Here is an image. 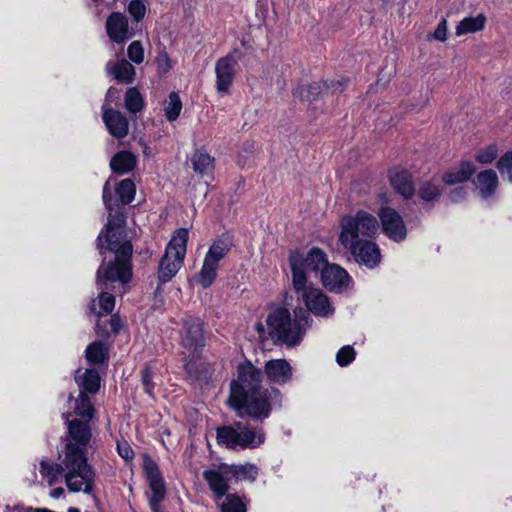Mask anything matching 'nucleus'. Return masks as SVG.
Returning a JSON list of instances; mask_svg holds the SVG:
<instances>
[{"label":"nucleus","instance_id":"31","mask_svg":"<svg viewBox=\"0 0 512 512\" xmlns=\"http://www.w3.org/2000/svg\"><path fill=\"white\" fill-rule=\"evenodd\" d=\"M86 360L93 365L104 364L108 359V349L104 342L94 341L85 350Z\"/></svg>","mask_w":512,"mask_h":512},{"label":"nucleus","instance_id":"30","mask_svg":"<svg viewBox=\"0 0 512 512\" xmlns=\"http://www.w3.org/2000/svg\"><path fill=\"white\" fill-rule=\"evenodd\" d=\"M486 24V17L484 14H478L477 16L465 17L456 26V35H466L475 33L484 29Z\"/></svg>","mask_w":512,"mask_h":512},{"label":"nucleus","instance_id":"3","mask_svg":"<svg viewBox=\"0 0 512 512\" xmlns=\"http://www.w3.org/2000/svg\"><path fill=\"white\" fill-rule=\"evenodd\" d=\"M103 202L109 211L108 222L105 225V232L102 231L97 238V247L100 254L104 250L115 253L114 261L107 266L102 264L97 270V283L101 287L107 281H118L127 284L132 277L130 259L133 246L130 241H123L125 232L122 227L125 223L123 215L112 216L113 210L112 195L110 191V180H107L103 187Z\"/></svg>","mask_w":512,"mask_h":512},{"label":"nucleus","instance_id":"52","mask_svg":"<svg viewBox=\"0 0 512 512\" xmlns=\"http://www.w3.org/2000/svg\"><path fill=\"white\" fill-rule=\"evenodd\" d=\"M64 493V489L61 487L54 488L50 491V496L54 499L60 498Z\"/></svg>","mask_w":512,"mask_h":512},{"label":"nucleus","instance_id":"34","mask_svg":"<svg viewBox=\"0 0 512 512\" xmlns=\"http://www.w3.org/2000/svg\"><path fill=\"white\" fill-rule=\"evenodd\" d=\"M74 412L77 416L80 417V420L88 421V423H90L94 416V407L89 395L79 393V396L76 400V405L74 407Z\"/></svg>","mask_w":512,"mask_h":512},{"label":"nucleus","instance_id":"48","mask_svg":"<svg viewBox=\"0 0 512 512\" xmlns=\"http://www.w3.org/2000/svg\"><path fill=\"white\" fill-rule=\"evenodd\" d=\"M433 37L439 41H445L447 39V21L446 19H442L434 34H433Z\"/></svg>","mask_w":512,"mask_h":512},{"label":"nucleus","instance_id":"5","mask_svg":"<svg viewBox=\"0 0 512 512\" xmlns=\"http://www.w3.org/2000/svg\"><path fill=\"white\" fill-rule=\"evenodd\" d=\"M179 345L183 368L190 378H198V359L205 347L204 322L197 316L187 315L181 320Z\"/></svg>","mask_w":512,"mask_h":512},{"label":"nucleus","instance_id":"22","mask_svg":"<svg viewBox=\"0 0 512 512\" xmlns=\"http://www.w3.org/2000/svg\"><path fill=\"white\" fill-rule=\"evenodd\" d=\"M389 180L395 192L404 199H410L415 193L414 182L407 170L392 169L389 172Z\"/></svg>","mask_w":512,"mask_h":512},{"label":"nucleus","instance_id":"41","mask_svg":"<svg viewBox=\"0 0 512 512\" xmlns=\"http://www.w3.org/2000/svg\"><path fill=\"white\" fill-rule=\"evenodd\" d=\"M497 168L501 175L507 176L508 181L512 183V151H508L500 157Z\"/></svg>","mask_w":512,"mask_h":512},{"label":"nucleus","instance_id":"32","mask_svg":"<svg viewBox=\"0 0 512 512\" xmlns=\"http://www.w3.org/2000/svg\"><path fill=\"white\" fill-rule=\"evenodd\" d=\"M233 480L254 482L258 476L259 469L251 463L229 465Z\"/></svg>","mask_w":512,"mask_h":512},{"label":"nucleus","instance_id":"37","mask_svg":"<svg viewBox=\"0 0 512 512\" xmlns=\"http://www.w3.org/2000/svg\"><path fill=\"white\" fill-rule=\"evenodd\" d=\"M182 110V102L180 96L176 92H171L168 100L165 102L164 112L168 121H175Z\"/></svg>","mask_w":512,"mask_h":512},{"label":"nucleus","instance_id":"26","mask_svg":"<svg viewBox=\"0 0 512 512\" xmlns=\"http://www.w3.org/2000/svg\"><path fill=\"white\" fill-rule=\"evenodd\" d=\"M475 171V165L471 161H464L458 168L446 172L442 180L447 185L463 183L468 181Z\"/></svg>","mask_w":512,"mask_h":512},{"label":"nucleus","instance_id":"53","mask_svg":"<svg viewBox=\"0 0 512 512\" xmlns=\"http://www.w3.org/2000/svg\"><path fill=\"white\" fill-rule=\"evenodd\" d=\"M114 93V89L113 88H110L108 91H107V94H106V99L108 98H111L112 95Z\"/></svg>","mask_w":512,"mask_h":512},{"label":"nucleus","instance_id":"11","mask_svg":"<svg viewBox=\"0 0 512 512\" xmlns=\"http://www.w3.org/2000/svg\"><path fill=\"white\" fill-rule=\"evenodd\" d=\"M143 469L149 484V492L146 493L149 507L152 512H165L162 502L166 498V485L157 463L151 457L145 456Z\"/></svg>","mask_w":512,"mask_h":512},{"label":"nucleus","instance_id":"23","mask_svg":"<svg viewBox=\"0 0 512 512\" xmlns=\"http://www.w3.org/2000/svg\"><path fill=\"white\" fill-rule=\"evenodd\" d=\"M114 282L115 281H107V283L103 284L101 287L97 285L98 289L101 291L98 296V303H96V300H92L89 305V310L91 313L102 316L107 315L113 311L115 306V297L106 290H109L110 285H112ZM96 284L98 283L96 282Z\"/></svg>","mask_w":512,"mask_h":512},{"label":"nucleus","instance_id":"46","mask_svg":"<svg viewBox=\"0 0 512 512\" xmlns=\"http://www.w3.org/2000/svg\"><path fill=\"white\" fill-rule=\"evenodd\" d=\"M156 63L161 74H165L171 69V60L166 52H162L157 56Z\"/></svg>","mask_w":512,"mask_h":512},{"label":"nucleus","instance_id":"24","mask_svg":"<svg viewBox=\"0 0 512 512\" xmlns=\"http://www.w3.org/2000/svg\"><path fill=\"white\" fill-rule=\"evenodd\" d=\"M106 71L108 74L112 75L119 83L131 84L135 80V68L126 59L109 61L106 65Z\"/></svg>","mask_w":512,"mask_h":512},{"label":"nucleus","instance_id":"21","mask_svg":"<svg viewBox=\"0 0 512 512\" xmlns=\"http://www.w3.org/2000/svg\"><path fill=\"white\" fill-rule=\"evenodd\" d=\"M265 374L271 383L284 385L291 381L293 368L286 359H271L265 363Z\"/></svg>","mask_w":512,"mask_h":512},{"label":"nucleus","instance_id":"20","mask_svg":"<svg viewBox=\"0 0 512 512\" xmlns=\"http://www.w3.org/2000/svg\"><path fill=\"white\" fill-rule=\"evenodd\" d=\"M321 280L325 288L332 292H341L350 282V276L339 265H328L321 271Z\"/></svg>","mask_w":512,"mask_h":512},{"label":"nucleus","instance_id":"14","mask_svg":"<svg viewBox=\"0 0 512 512\" xmlns=\"http://www.w3.org/2000/svg\"><path fill=\"white\" fill-rule=\"evenodd\" d=\"M383 233L394 242H402L407 236V229L402 216L393 208L384 206L378 211Z\"/></svg>","mask_w":512,"mask_h":512},{"label":"nucleus","instance_id":"7","mask_svg":"<svg viewBox=\"0 0 512 512\" xmlns=\"http://www.w3.org/2000/svg\"><path fill=\"white\" fill-rule=\"evenodd\" d=\"M188 235L189 231L186 228L177 229L173 233L159 263L158 279L161 283L169 282L183 265L187 251Z\"/></svg>","mask_w":512,"mask_h":512},{"label":"nucleus","instance_id":"15","mask_svg":"<svg viewBox=\"0 0 512 512\" xmlns=\"http://www.w3.org/2000/svg\"><path fill=\"white\" fill-rule=\"evenodd\" d=\"M343 247L350 252L358 264L369 269L375 268L381 261L380 248L372 239H362Z\"/></svg>","mask_w":512,"mask_h":512},{"label":"nucleus","instance_id":"19","mask_svg":"<svg viewBox=\"0 0 512 512\" xmlns=\"http://www.w3.org/2000/svg\"><path fill=\"white\" fill-rule=\"evenodd\" d=\"M102 119L108 132L113 137L121 139L127 136L129 131V122L123 113L103 104Z\"/></svg>","mask_w":512,"mask_h":512},{"label":"nucleus","instance_id":"35","mask_svg":"<svg viewBox=\"0 0 512 512\" xmlns=\"http://www.w3.org/2000/svg\"><path fill=\"white\" fill-rule=\"evenodd\" d=\"M124 105L128 112L136 114L144 108V98L136 87L128 88L125 93Z\"/></svg>","mask_w":512,"mask_h":512},{"label":"nucleus","instance_id":"2","mask_svg":"<svg viewBox=\"0 0 512 512\" xmlns=\"http://www.w3.org/2000/svg\"><path fill=\"white\" fill-rule=\"evenodd\" d=\"M69 414L62 417L67 432L62 437L63 464L67 468V488L70 492L91 494L94 490L95 471L88 463V448L92 439V429L88 421L78 418L69 420Z\"/></svg>","mask_w":512,"mask_h":512},{"label":"nucleus","instance_id":"54","mask_svg":"<svg viewBox=\"0 0 512 512\" xmlns=\"http://www.w3.org/2000/svg\"><path fill=\"white\" fill-rule=\"evenodd\" d=\"M72 398H73V395H72V394H70V395H69V397H68V399H69V400H71Z\"/></svg>","mask_w":512,"mask_h":512},{"label":"nucleus","instance_id":"10","mask_svg":"<svg viewBox=\"0 0 512 512\" xmlns=\"http://www.w3.org/2000/svg\"><path fill=\"white\" fill-rule=\"evenodd\" d=\"M297 298L305 304V310L317 317L328 318L334 314L329 298L319 289L309 284L302 275H294L292 283Z\"/></svg>","mask_w":512,"mask_h":512},{"label":"nucleus","instance_id":"28","mask_svg":"<svg viewBox=\"0 0 512 512\" xmlns=\"http://www.w3.org/2000/svg\"><path fill=\"white\" fill-rule=\"evenodd\" d=\"M497 186L498 176L494 170L487 169L481 171L477 175L476 188L479 190L482 198H488L492 196L495 193Z\"/></svg>","mask_w":512,"mask_h":512},{"label":"nucleus","instance_id":"17","mask_svg":"<svg viewBox=\"0 0 512 512\" xmlns=\"http://www.w3.org/2000/svg\"><path fill=\"white\" fill-rule=\"evenodd\" d=\"M106 33L109 39L117 44H124L134 36L129 28L128 18L120 12H112L106 19Z\"/></svg>","mask_w":512,"mask_h":512},{"label":"nucleus","instance_id":"40","mask_svg":"<svg viewBox=\"0 0 512 512\" xmlns=\"http://www.w3.org/2000/svg\"><path fill=\"white\" fill-rule=\"evenodd\" d=\"M418 194L423 201L431 202L437 199L441 192L435 184L424 182L420 185Z\"/></svg>","mask_w":512,"mask_h":512},{"label":"nucleus","instance_id":"43","mask_svg":"<svg viewBox=\"0 0 512 512\" xmlns=\"http://www.w3.org/2000/svg\"><path fill=\"white\" fill-rule=\"evenodd\" d=\"M127 55L131 62L141 64L144 61V48L140 41H133L127 49Z\"/></svg>","mask_w":512,"mask_h":512},{"label":"nucleus","instance_id":"8","mask_svg":"<svg viewBox=\"0 0 512 512\" xmlns=\"http://www.w3.org/2000/svg\"><path fill=\"white\" fill-rule=\"evenodd\" d=\"M233 245V236L230 233H223L210 245L196 277V282L202 288L210 287L215 281L219 263L225 258Z\"/></svg>","mask_w":512,"mask_h":512},{"label":"nucleus","instance_id":"45","mask_svg":"<svg viewBox=\"0 0 512 512\" xmlns=\"http://www.w3.org/2000/svg\"><path fill=\"white\" fill-rule=\"evenodd\" d=\"M141 376H142V384L144 387V391L149 396H153L154 383L152 382L153 375H152V371L150 370V368L145 367L141 371Z\"/></svg>","mask_w":512,"mask_h":512},{"label":"nucleus","instance_id":"4","mask_svg":"<svg viewBox=\"0 0 512 512\" xmlns=\"http://www.w3.org/2000/svg\"><path fill=\"white\" fill-rule=\"evenodd\" d=\"M312 321V317L303 307L294 309L293 318L287 308L278 307L269 313L266 324L268 334L274 341L293 347L301 343Z\"/></svg>","mask_w":512,"mask_h":512},{"label":"nucleus","instance_id":"25","mask_svg":"<svg viewBox=\"0 0 512 512\" xmlns=\"http://www.w3.org/2000/svg\"><path fill=\"white\" fill-rule=\"evenodd\" d=\"M100 375L95 369H86L83 373L78 369L75 374V382L79 387V393L94 395L100 388Z\"/></svg>","mask_w":512,"mask_h":512},{"label":"nucleus","instance_id":"44","mask_svg":"<svg viewBox=\"0 0 512 512\" xmlns=\"http://www.w3.org/2000/svg\"><path fill=\"white\" fill-rule=\"evenodd\" d=\"M128 12L136 22H139L145 16L146 7L141 0H131L128 4Z\"/></svg>","mask_w":512,"mask_h":512},{"label":"nucleus","instance_id":"42","mask_svg":"<svg viewBox=\"0 0 512 512\" xmlns=\"http://www.w3.org/2000/svg\"><path fill=\"white\" fill-rule=\"evenodd\" d=\"M355 355L356 353L352 346H343L336 354V362L341 367L348 366L354 361Z\"/></svg>","mask_w":512,"mask_h":512},{"label":"nucleus","instance_id":"33","mask_svg":"<svg viewBox=\"0 0 512 512\" xmlns=\"http://www.w3.org/2000/svg\"><path fill=\"white\" fill-rule=\"evenodd\" d=\"M216 504L221 512H247L246 503L236 493L224 495L223 499Z\"/></svg>","mask_w":512,"mask_h":512},{"label":"nucleus","instance_id":"51","mask_svg":"<svg viewBox=\"0 0 512 512\" xmlns=\"http://www.w3.org/2000/svg\"><path fill=\"white\" fill-rule=\"evenodd\" d=\"M228 55H233L235 59V66L237 65L238 61L242 59L243 53L240 49L234 48L232 52H230Z\"/></svg>","mask_w":512,"mask_h":512},{"label":"nucleus","instance_id":"29","mask_svg":"<svg viewBox=\"0 0 512 512\" xmlns=\"http://www.w3.org/2000/svg\"><path fill=\"white\" fill-rule=\"evenodd\" d=\"M136 157L129 151H120L110 160V167L117 174H125L134 169Z\"/></svg>","mask_w":512,"mask_h":512},{"label":"nucleus","instance_id":"36","mask_svg":"<svg viewBox=\"0 0 512 512\" xmlns=\"http://www.w3.org/2000/svg\"><path fill=\"white\" fill-rule=\"evenodd\" d=\"M115 191L121 204L126 205L134 200L136 187L134 182L127 178L117 184Z\"/></svg>","mask_w":512,"mask_h":512},{"label":"nucleus","instance_id":"38","mask_svg":"<svg viewBox=\"0 0 512 512\" xmlns=\"http://www.w3.org/2000/svg\"><path fill=\"white\" fill-rule=\"evenodd\" d=\"M191 163L195 172L204 174L213 166V159L207 153L197 151L191 158Z\"/></svg>","mask_w":512,"mask_h":512},{"label":"nucleus","instance_id":"39","mask_svg":"<svg viewBox=\"0 0 512 512\" xmlns=\"http://www.w3.org/2000/svg\"><path fill=\"white\" fill-rule=\"evenodd\" d=\"M498 156V147L496 144H490L487 147L480 149L475 159L477 162L481 164H490L492 163Z\"/></svg>","mask_w":512,"mask_h":512},{"label":"nucleus","instance_id":"50","mask_svg":"<svg viewBox=\"0 0 512 512\" xmlns=\"http://www.w3.org/2000/svg\"><path fill=\"white\" fill-rule=\"evenodd\" d=\"M109 324L111 332L117 334L122 326V321L118 315H112L109 320Z\"/></svg>","mask_w":512,"mask_h":512},{"label":"nucleus","instance_id":"49","mask_svg":"<svg viewBox=\"0 0 512 512\" xmlns=\"http://www.w3.org/2000/svg\"><path fill=\"white\" fill-rule=\"evenodd\" d=\"M466 190L463 187H457L450 191L449 199L452 202H458L465 198Z\"/></svg>","mask_w":512,"mask_h":512},{"label":"nucleus","instance_id":"6","mask_svg":"<svg viewBox=\"0 0 512 512\" xmlns=\"http://www.w3.org/2000/svg\"><path fill=\"white\" fill-rule=\"evenodd\" d=\"M340 226L339 241L342 246H348L362 239H373L379 230L377 218L365 210H358L353 215H344Z\"/></svg>","mask_w":512,"mask_h":512},{"label":"nucleus","instance_id":"47","mask_svg":"<svg viewBox=\"0 0 512 512\" xmlns=\"http://www.w3.org/2000/svg\"><path fill=\"white\" fill-rule=\"evenodd\" d=\"M117 452L119 456L126 461L132 460L134 458V451L126 441L117 442Z\"/></svg>","mask_w":512,"mask_h":512},{"label":"nucleus","instance_id":"16","mask_svg":"<svg viewBox=\"0 0 512 512\" xmlns=\"http://www.w3.org/2000/svg\"><path fill=\"white\" fill-rule=\"evenodd\" d=\"M347 85V80H330L324 81L323 83L314 82L309 85L298 86L294 91L293 95L296 98L305 101H313L325 92L331 91L342 92Z\"/></svg>","mask_w":512,"mask_h":512},{"label":"nucleus","instance_id":"13","mask_svg":"<svg viewBox=\"0 0 512 512\" xmlns=\"http://www.w3.org/2000/svg\"><path fill=\"white\" fill-rule=\"evenodd\" d=\"M203 479L212 492L215 503H218L224 495L229 493L233 481L228 464L213 465L204 470Z\"/></svg>","mask_w":512,"mask_h":512},{"label":"nucleus","instance_id":"9","mask_svg":"<svg viewBox=\"0 0 512 512\" xmlns=\"http://www.w3.org/2000/svg\"><path fill=\"white\" fill-rule=\"evenodd\" d=\"M264 439L261 431L256 432L241 422L217 428L218 443L230 449L256 448L264 442Z\"/></svg>","mask_w":512,"mask_h":512},{"label":"nucleus","instance_id":"1","mask_svg":"<svg viewBox=\"0 0 512 512\" xmlns=\"http://www.w3.org/2000/svg\"><path fill=\"white\" fill-rule=\"evenodd\" d=\"M281 397L277 388L262 386V372L251 362L237 366V377L230 383L228 405L238 416L263 421L270 416L273 406L280 404Z\"/></svg>","mask_w":512,"mask_h":512},{"label":"nucleus","instance_id":"12","mask_svg":"<svg viewBox=\"0 0 512 512\" xmlns=\"http://www.w3.org/2000/svg\"><path fill=\"white\" fill-rule=\"evenodd\" d=\"M289 265L292 272V282L294 281V275H302L304 279H307L306 272L308 271H322L329 264L326 259L325 253L317 248H312L306 257L299 252H291L289 255Z\"/></svg>","mask_w":512,"mask_h":512},{"label":"nucleus","instance_id":"27","mask_svg":"<svg viewBox=\"0 0 512 512\" xmlns=\"http://www.w3.org/2000/svg\"><path fill=\"white\" fill-rule=\"evenodd\" d=\"M60 457V464L44 460L40 462V474L48 481L49 485H53L57 482L60 476L64 477L65 484L67 485V468L63 464V453H61Z\"/></svg>","mask_w":512,"mask_h":512},{"label":"nucleus","instance_id":"18","mask_svg":"<svg viewBox=\"0 0 512 512\" xmlns=\"http://www.w3.org/2000/svg\"><path fill=\"white\" fill-rule=\"evenodd\" d=\"M233 57V55H226L215 63L216 89L219 93H227L234 81L236 66Z\"/></svg>","mask_w":512,"mask_h":512}]
</instances>
